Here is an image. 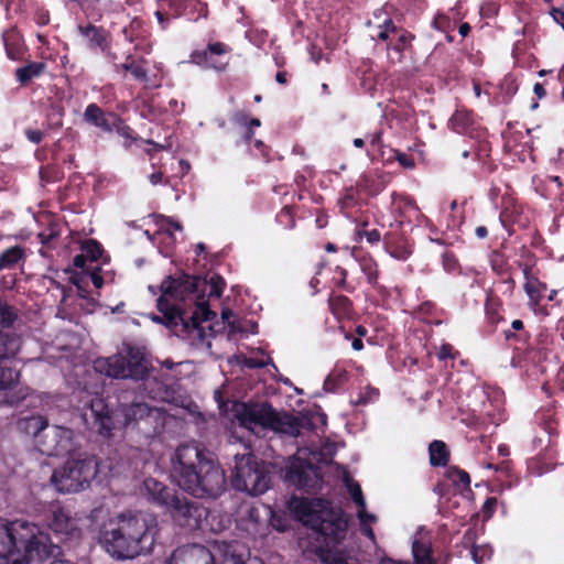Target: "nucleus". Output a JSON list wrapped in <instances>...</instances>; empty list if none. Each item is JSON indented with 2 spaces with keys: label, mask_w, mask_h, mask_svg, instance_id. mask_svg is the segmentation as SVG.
<instances>
[{
  "label": "nucleus",
  "mask_w": 564,
  "mask_h": 564,
  "mask_svg": "<svg viewBox=\"0 0 564 564\" xmlns=\"http://www.w3.org/2000/svg\"><path fill=\"white\" fill-rule=\"evenodd\" d=\"M348 272L345 268L340 265H336L333 270V283L336 288L347 292V293H354L356 290V286L347 281Z\"/></svg>",
  "instance_id": "3c124183"
},
{
  "label": "nucleus",
  "mask_w": 564,
  "mask_h": 564,
  "mask_svg": "<svg viewBox=\"0 0 564 564\" xmlns=\"http://www.w3.org/2000/svg\"><path fill=\"white\" fill-rule=\"evenodd\" d=\"M398 32L399 26H397L391 19H386L383 24L380 26L377 39L380 41H388L391 34H397Z\"/></svg>",
  "instance_id": "69168bd1"
},
{
  "label": "nucleus",
  "mask_w": 564,
  "mask_h": 564,
  "mask_svg": "<svg viewBox=\"0 0 564 564\" xmlns=\"http://www.w3.org/2000/svg\"><path fill=\"white\" fill-rule=\"evenodd\" d=\"M61 549L37 524L25 520L0 521V558L19 554L12 562L30 564L56 557Z\"/></svg>",
  "instance_id": "20e7f679"
},
{
  "label": "nucleus",
  "mask_w": 564,
  "mask_h": 564,
  "mask_svg": "<svg viewBox=\"0 0 564 564\" xmlns=\"http://www.w3.org/2000/svg\"><path fill=\"white\" fill-rule=\"evenodd\" d=\"M398 37L395 42L390 46L398 53L404 52L408 47L411 46L412 41L415 39V35L410 31L399 28V32L397 33Z\"/></svg>",
  "instance_id": "bf43d9fd"
},
{
  "label": "nucleus",
  "mask_w": 564,
  "mask_h": 564,
  "mask_svg": "<svg viewBox=\"0 0 564 564\" xmlns=\"http://www.w3.org/2000/svg\"><path fill=\"white\" fill-rule=\"evenodd\" d=\"M164 9H169L174 19L186 18L189 21H197L207 18L208 8L199 0H161Z\"/></svg>",
  "instance_id": "f3484780"
},
{
  "label": "nucleus",
  "mask_w": 564,
  "mask_h": 564,
  "mask_svg": "<svg viewBox=\"0 0 564 564\" xmlns=\"http://www.w3.org/2000/svg\"><path fill=\"white\" fill-rule=\"evenodd\" d=\"M116 417L124 427L138 429L147 435L155 433L158 425L162 424L160 410L144 402L119 404Z\"/></svg>",
  "instance_id": "6e6552de"
},
{
  "label": "nucleus",
  "mask_w": 564,
  "mask_h": 564,
  "mask_svg": "<svg viewBox=\"0 0 564 564\" xmlns=\"http://www.w3.org/2000/svg\"><path fill=\"white\" fill-rule=\"evenodd\" d=\"M220 551L223 553L221 564H246L237 541L224 543Z\"/></svg>",
  "instance_id": "c03bdc74"
},
{
  "label": "nucleus",
  "mask_w": 564,
  "mask_h": 564,
  "mask_svg": "<svg viewBox=\"0 0 564 564\" xmlns=\"http://www.w3.org/2000/svg\"><path fill=\"white\" fill-rule=\"evenodd\" d=\"M143 26V20L141 18L135 17L130 21L129 25L122 29V34L127 41L133 42L134 40L141 36Z\"/></svg>",
  "instance_id": "4d7b16f0"
},
{
  "label": "nucleus",
  "mask_w": 564,
  "mask_h": 564,
  "mask_svg": "<svg viewBox=\"0 0 564 564\" xmlns=\"http://www.w3.org/2000/svg\"><path fill=\"white\" fill-rule=\"evenodd\" d=\"M459 352L454 349L453 345L448 343H444L441 345L438 351L436 352V357L438 360L444 361L446 359H456Z\"/></svg>",
  "instance_id": "774afa93"
},
{
  "label": "nucleus",
  "mask_w": 564,
  "mask_h": 564,
  "mask_svg": "<svg viewBox=\"0 0 564 564\" xmlns=\"http://www.w3.org/2000/svg\"><path fill=\"white\" fill-rule=\"evenodd\" d=\"M143 489L152 503L165 508L166 511L180 495L177 490L153 477H148L143 480Z\"/></svg>",
  "instance_id": "a211bd4d"
},
{
  "label": "nucleus",
  "mask_w": 564,
  "mask_h": 564,
  "mask_svg": "<svg viewBox=\"0 0 564 564\" xmlns=\"http://www.w3.org/2000/svg\"><path fill=\"white\" fill-rule=\"evenodd\" d=\"M90 415L94 419L95 425L101 435H110L115 429V420L112 410L109 408L105 399L95 397L90 400L89 404Z\"/></svg>",
  "instance_id": "4be33fe9"
},
{
  "label": "nucleus",
  "mask_w": 564,
  "mask_h": 564,
  "mask_svg": "<svg viewBox=\"0 0 564 564\" xmlns=\"http://www.w3.org/2000/svg\"><path fill=\"white\" fill-rule=\"evenodd\" d=\"M489 264L492 272L500 278L501 283L506 285L503 293L512 294L516 281L512 276V267L506 253L499 249H495L489 254Z\"/></svg>",
  "instance_id": "5701e85b"
},
{
  "label": "nucleus",
  "mask_w": 564,
  "mask_h": 564,
  "mask_svg": "<svg viewBox=\"0 0 564 564\" xmlns=\"http://www.w3.org/2000/svg\"><path fill=\"white\" fill-rule=\"evenodd\" d=\"M117 113L105 111L99 105L88 104L83 113V121L89 127H94L104 133H111L112 122Z\"/></svg>",
  "instance_id": "b1692460"
},
{
  "label": "nucleus",
  "mask_w": 564,
  "mask_h": 564,
  "mask_svg": "<svg viewBox=\"0 0 564 564\" xmlns=\"http://www.w3.org/2000/svg\"><path fill=\"white\" fill-rule=\"evenodd\" d=\"M413 558L416 564H433L431 544L423 540H414L412 544Z\"/></svg>",
  "instance_id": "37998d69"
},
{
  "label": "nucleus",
  "mask_w": 564,
  "mask_h": 564,
  "mask_svg": "<svg viewBox=\"0 0 564 564\" xmlns=\"http://www.w3.org/2000/svg\"><path fill=\"white\" fill-rule=\"evenodd\" d=\"M344 481L348 494L358 508L366 509V502L362 495L361 487L358 482L354 481L348 473H345Z\"/></svg>",
  "instance_id": "09e8293b"
},
{
  "label": "nucleus",
  "mask_w": 564,
  "mask_h": 564,
  "mask_svg": "<svg viewBox=\"0 0 564 564\" xmlns=\"http://www.w3.org/2000/svg\"><path fill=\"white\" fill-rule=\"evenodd\" d=\"M432 26L441 32H452L455 29V22L444 13H437L433 21Z\"/></svg>",
  "instance_id": "e2e57ef3"
},
{
  "label": "nucleus",
  "mask_w": 564,
  "mask_h": 564,
  "mask_svg": "<svg viewBox=\"0 0 564 564\" xmlns=\"http://www.w3.org/2000/svg\"><path fill=\"white\" fill-rule=\"evenodd\" d=\"M278 224L284 229H292L295 226V210L293 206L285 205L275 217Z\"/></svg>",
  "instance_id": "13d9d810"
},
{
  "label": "nucleus",
  "mask_w": 564,
  "mask_h": 564,
  "mask_svg": "<svg viewBox=\"0 0 564 564\" xmlns=\"http://www.w3.org/2000/svg\"><path fill=\"white\" fill-rule=\"evenodd\" d=\"M20 372L13 368L0 367V391L12 389L18 384Z\"/></svg>",
  "instance_id": "864d4df0"
},
{
  "label": "nucleus",
  "mask_w": 564,
  "mask_h": 564,
  "mask_svg": "<svg viewBox=\"0 0 564 564\" xmlns=\"http://www.w3.org/2000/svg\"><path fill=\"white\" fill-rule=\"evenodd\" d=\"M553 344L552 334L546 328H540L534 337L530 336L528 349H523L520 357L523 361L540 364L546 359Z\"/></svg>",
  "instance_id": "dca6fc26"
},
{
  "label": "nucleus",
  "mask_w": 564,
  "mask_h": 564,
  "mask_svg": "<svg viewBox=\"0 0 564 564\" xmlns=\"http://www.w3.org/2000/svg\"><path fill=\"white\" fill-rule=\"evenodd\" d=\"M502 302L491 291L487 293L485 302V314L487 321L486 334L491 335L496 332L497 325L503 321L501 315Z\"/></svg>",
  "instance_id": "c756f323"
},
{
  "label": "nucleus",
  "mask_w": 564,
  "mask_h": 564,
  "mask_svg": "<svg viewBox=\"0 0 564 564\" xmlns=\"http://www.w3.org/2000/svg\"><path fill=\"white\" fill-rule=\"evenodd\" d=\"M65 110L61 104H51L46 112V122L51 129H59L63 126Z\"/></svg>",
  "instance_id": "603ef678"
},
{
  "label": "nucleus",
  "mask_w": 564,
  "mask_h": 564,
  "mask_svg": "<svg viewBox=\"0 0 564 564\" xmlns=\"http://www.w3.org/2000/svg\"><path fill=\"white\" fill-rule=\"evenodd\" d=\"M21 348V338L10 332L0 330V360L14 358Z\"/></svg>",
  "instance_id": "c9c22d12"
},
{
  "label": "nucleus",
  "mask_w": 564,
  "mask_h": 564,
  "mask_svg": "<svg viewBox=\"0 0 564 564\" xmlns=\"http://www.w3.org/2000/svg\"><path fill=\"white\" fill-rule=\"evenodd\" d=\"M74 432L68 427L58 425L51 426L44 434L41 453L47 456H62L70 454L74 451Z\"/></svg>",
  "instance_id": "ddd939ff"
},
{
  "label": "nucleus",
  "mask_w": 564,
  "mask_h": 564,
  "mask_svg": "<svg viewBox=\"0 0 564 564\" xmlns=\"http://www.w3.org/2000/svg\"><path fill=\"white\" fill-rule=\"evenodd\" d=\"M98 473L99 462L95 455H70L53 471L51 481L59 492H78L87 489Z\"/></svg>",
  "instance_id": "0eeeda50"
},
{
  "label": "nucleus",
  "mask_w": 564,
  "mask_h": 564,
  "mask_svg": "<svg viewBox=\"0 0 564 564\" xmlns=\"http://www.w3.org/2000/svg\"><path fill=\"white\" fill-rule=\"evenodd\" d=\"M79 35L83 37L85 45L93 52H100L116 59V54L110 52L111 36L110 33L102 26H97L93 23L79 24L77 26Z\"/></svg>",
  "instance_id": "4468645a"
},
{
  "label": "nucleus",
  "mask_w": 564,
  "mask_h": 564,
  "mask_svg": "<svg viewBox=\"0 0 564 564\" xmlns=\"http://www.w3.org/2000/svg\"><path fill=\"white\" fill-rule=\"evenodd\" d=\"M25 258V249L22 246H12L0 253V271L13 269Z\"/></svg>",
  "instance_id": "a19ab883"
},
{
  "label": "nucleus",
  "mask_w": 564,
  "mask_h": 564,
  "mask_svg": "<svg viewBox=\"0 0 564 564\" xmlns=\"http://www.w3.org/2000/svg\"><path fill=\"white\" fill-rule=\"evenodd\" d=\"M285 480L297 489L310 492L321 487L323 477L318 466L307 459L294 457L286 468Z\"/></svg>",
  "instance_id": "9b49d317"
},
{
  "label": "nucleus",
  "mask_w": 564,
  "mask_h": 564,
  "mask_svg": "<svg viewBox=\"0 0 564 564\" xmlns=\"http://www.w3.org/2000/svg\"><path fill=\"white\" fill-rule=\"evenodd\" d=\"M445 477L458 490H470V476L466 470L451 466L446 469Z\"/></svg>",
  "instance_id": "79ce46f5"
},
{
  "label": "nucleus",
  "mask_w": 564,
  "mask_h": 564,
  "mask_svg": "<svg viewBox=\"0 0 564 564\" xmlns=\"http://www.w3.org/2000/svg\"><path fill=\"white\" fill-rule=\"evenodd\" d=\"M361 272L366 275L367 283L375 290L381 292L384 288L380 284V270L378 262L369 254L358 259Z\"/></svg>",
  "instance_id": "f704fd0d"
},
{
  "label": "nucleus",
  "mask_w": 564,
  "mask_h": 564,
  "mask_svg": "<svg viewBox=\"0 0 564 564\" xmlns=\"http://www.w3.org/2000/svg\"><path fill=\"white\" fill-rule=\"evenodd\" d=\"M530 336V332L521 319L512 321L510 327L503 330L505 340L513 349L517 357H520L523 349H528Z\"/></svg>",
  "instance_id": "393cba45"
},
{
  "label": "nucleus",
  "mask_w": 564,
  "mask_h": 564,
  "mask_svg": "<svg viewBox=\"0 0 564 564\" xmlns=\"http://www.w3.org/2000/svg\"><path fill=\"white\" fill-rule=\"evenodd\" d=\"M357 189L370 196L379 194L383 189V183L377 171L365 172L356 183Z\"/></svg>",
  "instance_id": "e433bc0d"
},
{
  "label": "nucleus",
  "mask_w": 564,
  "mask_h": 564,
  "mask_svg": "<svg viewBox=\"0 0 564 564\" xmlns=\"http://www.w3.org/2000/svg\"><path fill=\"white\" fill-rule=\"evenodd\" d=\"M337 206L340 214H343L346 218L356 220L362 206L357 187L350 186L344 188V191L339 194Z\"/></svg>",
  "instance_id": "a878e982"
},
{
  "label": "nucleus",
  "mask_w": 564,
  "mask_h": 564,
  "mask_svg": "<svg viewBox=\"0 0 564 564\" xmlns=\"http://www.w3.org/2000/svg\"><path fill=\"white\" fill-rule=\"evenodd\" d=\"M165 564H216L213 553L202 544H187L177 547Z\"/></svg>",
  "instance_id": "2eb2a0df"
},
{
  "label": "nucleus",
  "mask_w": 564,
  "mask_h": 564,
  "mask_svg": "<svg viewBox=\"0 0 564 564\" xmlns=\"http://www.w3.org/2000/svg\"><path fill=\"white\" fill-rule=\"evenodd\" d=\"M271 365L276 369L272 358L264 354L261 349L249 348V370L263 368Z\"/></svg>",
  "instance_id": "de8ad7c7"
},
{
  "label": "nucleus",
  "mask_w": 564,
  "mask_h": 564,
  "mask_svg": "<svg viewBox=\"0 0 564 564\" xmlns=\"http://www.w3.org/2000/svg\"><path fill=\"white\" fill-rule=\"evenodd\" d=\"M63 171L59 166L47 164L40 169V178L43 183H56L63 178Z\"/></svg>",
  "instance_id": "6e6d98bb"
},
{
  "label": "nucleus",
  "mask_w": 564,
  "mask_h": 564,
  "mask_svg": "<svg viewBox=\"0 0 564 564\" xmlns=\"http://www.w3.org/2000/svg\"><path fill=\"white\" fill-rule=\"evenodd\" d=\"M256 424L280 433H291L297 429V420L289 414L280 415L269 402L249 400V425ZM252 429L249 426V432Z\"/></svg>",
  "instance_id": "1a4fd4ad"
},
{
  "label": "nucleus",
  "mask_w": 564,
  "mask_h": 564,
  "mask_svg": "<svg viewBox=\"0 0 564 564\" xmlns=\"http://www.w3.org/2000/svg\"><path fill=\"white\" fill-rule=\"evenodd\" d=\"M449 127L456 133L469 135L470 138L478 137L474 115L470 110L457 109L449 119Z\"/></svg>",
  "instance_id": "cd10ccee"
},
{
  "label": "nucleus",
  "mask_w": 564,
  "mask_h": 564,
  "mask_svg": "<svg viewBox=\"0 0 564 564\" xmlns=\"http://www.w3.org/2000/svg\"><path fill=\"white\" fill-rule=\"evenodd\" d=\"M289 509L299 521L327 543H341L345 540L348 522L343 511L333 508L329 501L292 497Z\"/></svg>",
  "instance_id": "39448f33"
},
{
  "label": "nucleus",
  "mask_w": 564,
  "mask_h": 564,
  "mask_svg": "<svg viewBox=\"0 0 564 564\" xmlns=\"http://www.w3.org/2000/svg\"><path fill=\"white\" fill-rule=\"evenodd\" d=\"M520 254L523 260L518 262V267L522 270V273H523L527 282L534 281L535 278H533V275H532V270H533V267L535 265V260H536L534 252H532L525 246H523L521 248Z\"/></svg>",
  "instance_id": "a18cd8bd"
},
{
  "label": "nucleus",
  "mask_w": 564,
  "mask_h": 564,
  "mask_svg": "<svg viewBox=\"0 0 564 564\" xmlns=\"http://www.w3.org/2000/svg\"><path fill=\"white\" fill-rule=\"evenodd\" d=\"M236 466L230 476V485L235 490L245 491L247 490V480L245 478L243 469H242V460L243 456H241L239 462V455L235 456Z\"/></svg>",
  "instance_id": "8fccbe9b"
},
{
  "label": "nucleus",
  "mask_w": 564,
  "mask_h": 564,
  "mask_svg": "<svg viewBox=\"0 0 564 564\" xmlns=\"http://www.w3.org/2000/svg\"><path fill=\"white\" fill-rule=\"evenodd\" d=\"M231 47L219 41H210L205 47L195 48L189 54L191 63L205 68L224 70L230 59Z\"/></svg>",
  "instance_id": "f8f14e48"
},
{
  "label": "nucleus",
  "mask_w": 564,
  "mask_h": 564,
  "mask_svg": "<svg viewBox=\"0 0 564 564\" xmlns=\"http://www.w3.org/2000/svg\"><path fill=\"white\" fill-rule=\"evenodd\" d=\"M159 9L155 11L154 15L158 20V23L161 30L165 31L170 28L171 21L173 18L172 13L169 9H164L161 4V0L158 1Z\"/></svg>",
  "instance_id": "0e129e2a"
},
{
  "label": "nucleus",
  "mask_w": 564,
  "mask_h": 564,
  "mask_svg": "<svg viewBox=\"0 0 564 564\" xmlns=\"http://www.w3.org/2000/svg\"><path fill=\"white\" fill-rule=\"evenodd\" d=\"M155 528V518L143 512L126 511L104 527L100 543L115 558H134L152 551Z\"/></svg>",
  "instance_id": "7ed1b4c3"
},
{
  "label": "nucleus",
  "mask_w": 564,
  "mask_h": 564,
  "mask_svg": "<svg viewBox=\"0 0 564 564\" xmlns=\"http://www.w3.org/2000/svg\"><path fill=\"white\" fill-rule=\"evenodd\" d=\"M173 477L180 488L197 498H218L226 490V475L214 455L196 445H180Z\"/></svg>",
  "instance_id": "f03ea898"
},
{
  "label": "nucleus",
  "mask_w": 564,
  "mask_h": 564,
  "mask_svg": "<svg viewBox=\"0 0 564 564\" xmlns=\"http://www.w3.org/2000/svg\"><path fill=\"white\" fill-rule=\"evenodd\" d=\"M328 307L337 321L352 319L356 315L352 301L346 295L332 292L328 297Z\"/></svg>",
  "instance_id": "c85d7f7f"
},
{
  "label": "nucleus",
  "mask_w": 564,
  "mask_h": 564,
  "mask_svg": "<svg viewBox=\"0 0 564 564\" xmlns=\"http://www.w3.org/2000/svg\"><path fill=\"white\" fill-rule=\"evenodd\" d=\"M524 291L529 297V305L535 307L542 299V292L546 290V284L534 279V281L525 282Z\"/></svg>",
  "instance_id": "49530a36"
},
{
  "label": "nucleus",
  "mask_w": 564,
  "mask_h": 564,
  "mask_svg": "<svg viewBox=\"0 0 564 564\" xmlns=\"http://www.w3.org/2000/svg\"><path fill=\"white\" fill-rule=\"evenodd\" d=\"M111 128V133L117 132L130 143L135 140L133 129L129 127L119 115L116 116Z\"/></svg>",
  "instance_id": "052dcab7"
},
{
  "label": "nucleus",
  "mask_w": 564,
  "mask_h": 564,
  "mask_svg": "<svg viewBox=\"0 0 564 564\" xmlns=\"http://www.w3.org/2000/svg\"><path fill=\"white\" fill-rule=\"evenodd\" d=\"M115 67L117 70H124L131 73V75L141 83H148L149 76L148 70L143 67L141 64H134V65H117L115 64Z\"/></svg>",
  "instance_id": "680f3d73"
},
{
  "label": "nucleus",
  "mask_w": 564,
  "mask_h": 564,
  "mask_svg": "<svg viewBox=\"0 0 564 564\" xmlns=\"http://www.w3.org/2000/svg\"><path fill=\"white\" fill-rule=\"evenodd\" d=\"M48 527L57 534L73 536L79 533L76 522L72 517L61 507H55L48 517Z\"/></svg>",
  "instance_id": "bb28decb"
},
{
  "label": "nucleus",
  "mask_w": 564,
  "mask_h": 564,
  "mask_svg": "<svg viewBox=\"0 0 564 564\" xmlns=\"http://www.w3.org/2000/svg\"><path fill=\"white\" fill-rule=\"evenodd\" d=\"M173 522L188 531L202 530L203 522L207 520L208 509L198 501L188 499L180 494L167 510Z\"/></svg>",
  "instance_id": "9d476101"
},
{
  "label": "nucleus",
  "mask_w": 564,
  "mask_h": 564,
  "mask_svg": "<svg viewBox=\"0 0 564 564\" xmlns=\"http://www.w3.org/2000/svg\"><path fill=\"white\" fill-rule=\"evenodd\" d=\"M521 214L522 208L513 196L511 187L507 185V191L501 195L499 221L509 236L513 234V225Z\"/></svg>",
  "instance_id": "412c9836"
},
{
  "label": "nucleus",
  "mask_w": 564,
  "mask_h": 564,
  "mask_svg": "<svg viewBox=\"0 0 564 564\" xmlns=\"http://www.w3.org/2000/svg\"><path fill=\"white\" fill-rule=\"evenodd\" d=\"M476 531L468 529L463 536L464 543H471L470 554L476 564H482L492 555V549L488 545H477L474 543Z\"/></svg>",
  "instance_id": "ea45409f"
},
{
  "label": "nucleus",
  "mask_w": 564,
  "mask_h": 564,
  "mask_svg": "<svg viewBox=\"0 0 564 564\" xmlns=\"http://www.w3.org/2000/svg\"><path fill=\"white\" fill-rule=\"evenodd\" d=\"M451 453L445 442L435 440L429 445L430 464L433 467H445L449 462Z\"/></svg>",
  "instance_id": "58836bf2"
},
{
  "label": "nucleus",
  "mask_w": 564,
  "mask_h": 564,
  "mask_svg": "<svg viewBox=\"0 0 564 564\" xmlns=\"http://www.w3.org/2000/svg\"><path fill=\"white\" fill-rule=\"evenodd\" d=\"M44 62H29L26 65L15 69V78L21 86L28 85L33 78H37L46 70Z\"/></svg>",
  "instance_id": "4c0bfd02"
},
{
  "label": "nucleus",
  "mask_w": 564,
  "mask_h": 564,
  "mask_svg": "<svg viewBox=\"0 0 564 564\" xmlns=\"http://www.w3.org/2000/svg\"><path fill=\"white\" fill-rule=\"evenodd\" d=\"M317 541H322L324 545H318L315 549V555L324 564H347L344 551L336 549L339 543H327L317 534Z\"/></svg>",
  "instance_id": "7c9ffc66"
},
{
  "label": "nucleus",
  "mask_w": 564,
  "mask_h": 564,
  "mask_svg": "<svg viewBox=\"0 0 564 564\" xmlns=\"http://www.w3.org/2000/svg\"><path fill=\"white\" fill-rule=\"evenodd\" d=\"M392 213L398 215L397 221L400 225L411 223L412 216L419 215V208L412 199L392 195Z\"/></svg>",
  "instance_id": "473e14b6"
},
{
  "label": "nucleus",
  "mask_w": 564,
  "mask_h": 564,
  "mask_svg": "<svg viewBox=\"0 0 564 564\" xmlns=\"http://www.w3.org/2000/svg\"><path fill=\"white\" fill-rule=\"evenodd\" d=\"M19 426L21 430L35 437V442L39 445V448L42 446L44 434L51 429L47 420L41 415H33L21 420L19 422Z\"/></svg>",
  "instance_id": "2f4dec72"
},
{
  "label": "nucleus",
  "mask_w": 564,
  "mask_h": 564,
  "mask_svg": "<svg viewBox=\"0 0 564 564\" xmlns=\"http://www.w3.org/2000/svg\"><path fill=\"white\" fill-rule=\"evenodd\" d=\"M225 286V280L218 274H213L208 280L186 273L167 276L162 282L156 307L163 314L165 325L174 332H181L184 336L196 333L203 337L202 323L216 316L210 310L209 300L220 299Z\"/></svg>",
  "instance_id": "f257e3e1"
},
{
  "label": "nucleus",
  "mask_w": 564,
  "mask_h": 564,
  "mask_svg": "<svg viewBox=\"0 0 564 564\" xmlns=\"http://www.w3.org/2000/svg\"><path fill=\"white\" fill-rule=\"evenodd\" d=\"M95 369L110 378L143 381L149 378L153 367L144 348L123 344L116 355L97 359Z\"/></svg>",
  "instance_id": "423d86ee"
},
{
  "label": "nucleus",
  "mask_w": 564,
  "mask_h": 564,
  "mask_svg": "<svg viewBox=\"0 0 564 564\" xmlns=\"http://www.w3.org/2000/svg\"><path fill=\"white\" fill-rule=\"evenodd\" d=\"M270 478L261 475L257 476V479L251 488H249V496H260L269 489Z\"/></svg>",
  "instance_id": "338daca9"
},
{
  "label": "nucleus",
  "mask_w": 564,
  "mask_h": 564,
  "mask_svg": "<svg viewBox=\"0 0 564 564\" xmlns=\"http://www.w3.org/2000/svg\"><path fill=\"white\" fill-rule=\"evenodd\" d=\"M215 400L218 403L219 413L232 424L247 429V402L225 399L221 391H215Z\"/></svg>",
  "instance_id": "6ab92c4d"
},
{
  "label": "nucleus",
  "mask_w": 564,
  "mask_h": 564,
  "mask_svg": "<svg viewBox=\"0 0 564 564\" xmlns=\"http://www.w3.org/2000/svg\"><path fill=\"white\" fill-rule=\"evenodd\" d=\"M80 250L91 262L100 259L104 252L101 243L95 239L84 241L80 246Z\"/></svg>",
  "instance_id": "5fc2aeb1"
},
{
  "label": "nucleus",
  "mask_w": 564,
  "mask_h": 564,
  "mask_svg": "<svg viewBox=\"0 0 564 564\" xmlns=\"http://www.w3.org/2000/svg\"><path fill=\"white\" fill-rule=\"evenodd\" d=\"M386 251L398 260H406L413 252V246L399 226L389 230L383 237Z\"/></svg>",
  "instance_id": "aec40b11"
},
{
  "label": "nucleus",
  "mask_w": 564,
  "mask_h": 564,
  "mask_svg": "<svg viewBox=\"0 0 564 564\" xmlns=\"http://www.w3.org/2000/svg\"><path fill=\"white\" fill-rule=\"evenodd\" d=\"M7 56L12 61H20L24 55V44L19 33L11 29L2 33Z\"/></svg>",
  "instance_id": "72a5a7b5"
}]
</instances>
